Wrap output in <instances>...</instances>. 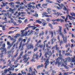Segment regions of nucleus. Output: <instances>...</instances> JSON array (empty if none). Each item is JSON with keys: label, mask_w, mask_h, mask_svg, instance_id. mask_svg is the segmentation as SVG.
Returning a JSON list of instances; mask_svg holds the SVG:
<instances>
[{"label": "nucleus", "mask_w": 75, "mask_h": 75, "mask_svg": "<svg viewBox=\"0 0 75 75\" xmlns=\"http://www.w3.org/2000/svg\"><path fill=\"white\" fill-rule=\"evenodd\" d=\"M47 52H46L44 55V56L46 58H47V59L46 61H45V63L44 64V65H45V68H47V65H48L50 63V62H49V60L50 59V57L52 56V54H54V51H55L54 50H52V52H51V50H50L49 51V49H47Z\"/></svg>", "instance_id": "obj_1"}, {"label": "nucleus", "mask_w": 75, "mask_h": 75, "mask_svg": "<svg viewBox=\"0 0 75 75\" xmlns=\"http://www.w3.org/2000/svg\"><path fill=\"white\" fill-rule=\"evenodd\" d=\"M29 72L30 73H28V75H34V73L33 72V70L31 69V67H30L28 69Z\"/></svg>", "instance_id": "obj_2"}, {"label": "nucleus", "mask_w": 75, "mask_h": 75, "mask_svg": "<svg viewBox=\"0 0 75 75\" xmlns=\"http://www.w3.org/2000/svg\"><path fill=\"white\" fill-rule=\"evenodd\" d=\"M61 62H60V65L61 67H64L65 66V64H64V63H65V60L64 59L62 60Z\"/></svg>", "instance_id": "obj_3"}, {"label": "nucleus", "mask_w": 75, "mask_h": 75, "mask_svg": "<svg viewBox=\"0 0 75 75\" xmlns=\"http://www.w3.org/2000/svg\"><path fill=\"white\" fill-rule=\"evenodd\" d=\"M19 42L20 41H21V42L20 43V46L18 47V49H20L21 48V46H22V42H23V39L21 38H20L18 39Z\"/></svg>", "instance_id": "obj_4"}, {"label": "nucleus", "mask_w": 75, "mask_h": 75, "mask_svg": "<svg viewBox=\"0 0 75 75\" xmlns=\"http://www.w3.org/2000/svg\"><path fill=\"white\" fill-rule=\"evenodd\" d=\"M71 57H68L67 58H66L65 59V63H67V61H68V62H69L71 61Z\"/></svg>", "instance_id": "obj_5"}, {"label": "nucleus", "mask_w": 75, "mask_h": 75, "mask_svg": "<svg viewBox=\"0 0 75 75\" xmlns=\"http://www.w3.org/2000/svg\"><path fill=\"white\" fill-rule=\"evenodd\" d=\"M10 39L11 41H13V42L11 44V45H13V44H14V43L16 42V40L15 38H11Z\"/></svg>", "instance_id": "obj_6"}, {"label": "nucleus", "mask_w": 75, "mask_h": 75, "mask_svg": "<svg viewBox=\"0 0 75 75\" xmlns=\"http://www.w3.org/2000/svg\"><path fill=\"white\" fill-rule=\"evenodd\" d=\"M58 27L59 28V30L57 31V32L59 34L62 33L61 31L62 30V26H58Z\"/></svg>", "instance_id": "obj_7"}, {"label": "nucleus", "mask_w": 75, "mask_h": 75, "mask_svg": "<svg viewBox=\"0 0 75 75\" xmlns=\"http://www.w3.org/2000/svg\"><path fill=\"white\" fill-rule=\"evenodd\" d=\"M31 25L29 24L28 25V27L29 28H33L32 30H35V29H36L37 28V27H35V26H30Z\"/></svg>", "instance_id": "obj_8"}, {"label": "nucleus", "mask_w": 75, "mask_h": 75, "mask_svg": "<svg viewBox=\"0 0 75 75\" xmlns=\"http://www.w3.org/2000/svg\"><path fill=\"white\" fill-rule=\"evenodd\" d=\"M35 59H37V60H38L39 59L38 58V57H39V54H38V53H37L35 54Z\"/></svg>", "instance_id": "obj_9"}, {"label": "nucleus", "mask_w": 75, "mask_h": 75, "mask_svg": "<svg viewBox=\"0 0 75 75\" xmlns=\"http://www.w3.org/2000/svg\"><path fill=\"white\" fill-rule=\"evenodd\" d=\"M27 54H25L24 56H23V61H24L25 59H27Z\"/></svg>", "instance_id": "obj_10"}, {"label": "nucleus", "mask_w": 75, "mask_h": 75, "mask_svg": "<svg viewBox=\"0 0 75 75\" xmlns=\"http://www.w3.org/2000/svg\"><path fill=\"white\" fill-rule=\"evenodd\" d=\"M55 47L56 48V50L57 51L59 50V47H58V45H55Z\"/></svg>", "instance_id": "obj_11"}, {"label": "nucleus", "mask_w": 75, "mask_h": 75, "mask_svg": "<svg viewBox=\"0 0 75 75\" xmlns=\"http://www.w3.org/2000/svg\"><path fill=\"white\" fill-rule=\"evenodd\" d=\"M33 31L32 30H31L30 31V30H28V33H28V35H31V34H32V33H33Z\"/></svg>", "instance_id": "obj_12"}, {"label": "nucleus", "mask_w": 75, "mask_h": 75, "mask_svg": "<svg viewBox=\"0 0 75 75\" xmlns=\"http://www.w3.org/2000/svg\"><path fill=\"white\" fill-rule=\"evenodd\" d=\"M48 5H47V4H43L42 5V7H43V8H47V7H45V6H47Z\"/></svg>", "instance_id": "obj_13"}, {"label": "nucleus", "mask_w": 75, "mask_h": 75, "mask_svg": "<svg viewBox=\"0 0 75 75\" xmlns=\"http://www.w3.org/2000/svg\"><path fill=\"white\" fill-rule=\"evenodd\" d=\"M30 62H35V57H33V59L30 61Z\"/></svg>", "instance_id": "obj_14"}, {"label": "nucleus", "mask_w": 75, "mask_h": 75, "mask_svg": "<svg viewBox=\"0 0 75 75\" xmlns=\"http://www.w3.org/2000/svg\"><path fill=\"white\" fill-rule=\"evenodd\" d=\"M31 44H32L31 43L30 44H29L28 46H27V48L28 50H29L31 48Z\"/></svg>", "instance_id": "obj_15"}, {"label": "nucleus", "mask_w": 75, "mask_h": 75, "mask_svg": "<svg viewBox=\"0 0 75 75\" xmlns=\"http://www.w3.org/2000/svg\"><path fill=\"white\" fill-rule=\"evenodd\" d=\"M41 60H43L44 61H45H45H47V59L46 60V58H44V56H42L41 58Z\"/></svg>", "instance_id": "obj_16"}, {"label": "nucleus", "mask_w": 75, "mask_h": 75, "mask_svg": "<svg viewBox=\"0 0 75 75\" xmlns=\"http://www.w3.org/2000/svg\"><path fill=\"white\" fill-rule=\"evenodd\" d=\"M20 34H17L15 36V38H18L20 37Z\"/></svg>", "instance_id": "obj_17"}, {"label": "nucleus", "mask_w": 75, "mask_h": 75, "mask_svg": "<svg viewBox=\"0 0 75 75\" xmlns=\"http://www.w3.org/2000/svg\"><path fill=\"white\" fill-rule=\"evenodd\" d=\"M55 65H57L58 64V67H59L60 66V62H58L56 61V62L55 63Z\"/></svg>", "instance_id": "obj_18"}, {"label": "nucleus", "mask_w": 75, "mask_h": 75, "mask_svg": "<svg viewBox=\"0 0 75 75\" xmlns=\"http://www.w3.org/2000/svg\"><path fill=\"white\" fill-rule=\"evenodd\" d=\"M65 65L64 66V68H65V69H69V67H68V65L67 66H66V65H67V63H65Z\"/></svg>", "instance_id": "obj_19"}, {"label": "nucleus", "mask_w": 75, "mask_h": 75, "mask_svg": "<svg viewBox=\"0 0 75 75\" xmlns=\"http://www.w3.org/2000/svg\"><path fill=\"white\" fill-rule=\"evenodd\" d=\"M49 33L52 34L51 37H53V32L52 30H50Z\"/></svg>", "instance_id": "obj_20"}, {"label": "nucleus", "mask_w": 75, "mask_h": 75, "mask_svg": "<svg viewBox=\"0 0 75 75\" xmlns=\"http://www.w3.org/2000/svg\"><path fill=\"white\" fill-rule=\"evenodd\" d=\"M41 6V4H39L38 5H36V8H38V6L39 7H40V8H42L41 6Z\"/></svg>", "instance_id": "obj_21"}, {"label": "nucleus", "mask_w": 75, "mask_h": 75, "mask_svg": "<svg viewBox=\"0 0 75 75\" xmlns=\"http://www.w3.org/2000/svg\"><path fill=\"white\" fill-rule=\"evenodd\" d=\"M44 31H42V33H40L39 34V36L40 37H41V35H44Z\"/></svg>", "instance_id": "obj_22"}, {"label": "nucleus", "mask_w": 75, "mask_h": 75, "mask_svg": "<svg viewBox=\"0 0 75 75\" xmlns=\"http://www.w3.org/2000/svg\"><path fill=\"white\" fill-rule=\"evenodd\" d=\"M21 72L23 75H26V72L24 71L23 70H22Z\"/></svg>", "instance_id": "obj_23"}, {"label": "nucleus", "mask_w": 75, "mask_h": 75, "mask_svg": "<svg viewBox=\"0 0 75 75\" xmlns=\"http://www.w3.org/2000/svg\"><path fill=\"white\" fill-rule=\"evenodd\" d=\"M36 23H39V24H41V23H42V22L40 21V20H37L36 21Z\"/></svg>", "instance_id": "obj_24"}, {"label": "nucleus", "mask_w": 75, "mask_h": 75, "mask_svg": "<svg viewBox=\"0 0 75 75\" xmlns=\"http://www.w3.org/2000/svg\"><path fill=\"white\" fill-rule=\"evenodd\" d=\"M49 27H50V28H52V29L53 27H52V25L51 24V23H49L48 24Z\"/></svg>", "instance_id": "obj_25"}, {"label": "nucleus", "mask_w": 75, "mask_h": 75, "mask_svg": "<svg viewBox=\"0 0 75 75\" xmlns=\"http://www.w3.org/2000/svg\"><path fill=\"white\" fill-rule=\"evenodd\" d=\"M25 35L24 34V33L23 32L21 33V35H20V37H24Z\"/></svg>", "instance_id": "obj_26"}, {"label": "nucleus", "mask_w": 75, "mask_h": 75, "mask_svg": "<svg viewBox=\"0 0 75 75\" xmlns=\"http://www.w3.org/2000/svg\"><path fill=\"white\" fill-rule=\"evenodd\" d=\"M57 16H62V14L58 12L57 13Z\"/></svg>", "instance_id": "obj_27"}, {"label": "nucleus", "mask_w": 75, "mask_h": 75, "mask_svg": "<svg viewBox=\"0 0 75 75\" xmlns=\"http://www.w3.org/2000/svg\"><path fill=\"white\" fill-rule=\"evenodd\" d=\"M47 24V23H46L45 22H43L42 23V25L44 26H45Z\"/></svg>", "instance_id": "obj_28"}, {"label": "nucleus", "mask_w": 75, "mask_h": 75, "mask_svg": "<svg viewBox=\"0 0 75 75\" xmlns=\"http://www.w3.org/2000/svg\"><path fill=\"white\" fill-rule=\"evenodd\" d=\"M18 65H20V64H17L15 66H14V65H13V67H14V68H17V67H18Z\"/></svg>", "instance_id": "obj_29"}, {"label": "nucleus", "mask_w": 75, "mask_h": 75, "mask_svg": "<svg viewBox=\"0 0 75 75\" xmlns=\"http://www.w3.org/2000/svg\"><path fill=\"white\" fill-rule=\"evenodd\" d=\"M28 59H26L24 60H23V61H24L23 62V63L24 64H26V63L27 62V61H28Z\"/></svg>", "instance_id": "obj_30"}, {"label": "nucleus", "mask_w": 75, "mask_h": 75, "mask_svg": "<svg viewBox=\"0 0 75 75\" xmlns=\"http://www.w3.org/2000/svg\"><path fill=\"white\" fill-rule=\"evenodd\" d=\"M63 40L64 42H67V38H64Z\"/></svg>", "instance_id": "obj_31"}, {"label": "nucleus", "mask_w": 75, "mask_h": 75, "mask_svg": "<svg viewBox=\"0 0 75 75\" xmlns=\"http://www.w3.org/2000/svg\"><path fill=\"white\" fill-rule=\"evenodd\" d=\"M39 46H38V47L41 48H42V47H43V45L39 44Z\"/></svg>", "instance_id": "obj_32"}, {"label": "nucleus", "mask_w": 75, "mask_h": 75, "mask_svg": "<svg viewBox=\"0 0 75 75\" xmlns=\"http://www.w3.org/2000/svg\"><path fill=\"white\" fill-rule=\"evenodd\" d=\"M19 43V42L18 41L17 43H15L14 45L13 46H15L16 45V46H17V45H18V43Z\"/></svg>", "instance_id": "obj_33"}, {"label": "nucleus", "mask_w": 75, "mask_h": 75, "mask_svg": "<svg viewBox=\"0 0 75 75\" xmlns=\"http://www.w3.org/2000/svg\"><path fill=\"white\" fill-rule=\"evenodd\" d=\"M11 52L10 50V51H8L7 52H6V54L7 55H8L10 54H11Z\"/></svg>", "instance_id": "obj_34"}, {"label": "nucleus", "mask_w": 75, "mask_h": 75, "mask_svg": "<svg viewBox=\"0 0 75 75\" xmlns=\"http://www.w3.org/2000/svg\"><path fill=\"white\" fill-rule=\"evenodd\" d=\"M59 34L60 35H61V36H62V38H64V35H63V34H62V33H61Z\"/></svg>", "instance_id": "obj_35"}, {"label": "nucleus", "mask_w": 75, "mask_h": 75, "mask_svg": "<svg viewBox=\"0 0 75 75\" xmlns=\"http://www.w3.org/2000/svg\"><path fill=\"white\" fill-rule=\"evenodd\" d=\"M59 60H60V58H58L57 59H56V61H57V62H59Z\"/></svg>", "instance_id": "obj_36"}, {"label": "nucleus", "mask_w": 75, "mask_h": 75, "mask_svg": "<svg viewBox=\"0 0 75 75\" xmlns=\"http://www.w3.org/2000/svg\"><path fill=\"white\" fill-rule=\"evenodd\" d=\"M18 56V53H16L13 56V58H16Z\"/></svg>", "instance_id": "obj_37"}, {"label": "nucleus", "mask_w": 75, "mask_h": 75, "mask_svg": "<svg viewBox=\"0 0 75 75\" xmlns=\"http://www.w3.org/2000/svg\"><path fill=\"white\" fill-rule=\"evenodd\" d=\"M13 11V10L12 9V8H9V10L8 11H10V12H11Z\"/></svg>", "instance_id": "obj_38"}, {"label": "nucleus", "mask_w": 75, "mask_h": 75, "mask_svg": "<svg viewBox=\"0 0 75 75\" xmlns=\"http://www.w3.org/2000/svg\"><path fill=\"white\" fill-rule=\"evenodd\" d=\"M15 46H14V45H13V46L11 50H10V51H11V52L13 51V50H14V48H15Z\"/></svg>", "instance_id": "obj_39"}, {"label": "nucleus", "mask_w": 75, "mask_h": 75, "mask_svg": "<svg viewBox=\"0 0 75 75\" xmlns=\"http://www.w3.org/2000/svg\"><path fill=\"white\" fill-rule=\"evenodd\" d=\"M44 43V45H43V49L42 50L43 51H44V50H45V43Z\"/></svg>", "instance_id": "obj_40"}, {"label": "nucleus", "mask_w": 75, "mask_h": 75, "mask_svg": "<svg viewBox=\"0 0 75 75\" xmlns=\"http://www.w3.org/2000/svg\"><path fill=\"white\" fill-rule=\"evenodd\" d=\"M13 4H14V3L11 2L10 3H9L8 4H9V5H10V6L11 7V6H13Z\"/></svg>", "instance_id": "obj_41"}, {"label": "nucleus", "mask_w": 75, "mask_h": 75, "mask_svg": "<svg viewBox=\"0 0 75 75\" xmlns=\"http://www.w3.org/2000/svg\"><path fill=\"white\" fill-rule=\"evenodd\" d=\"M28 33H27V32L26 31L24 33V35L25 36V37H26V36H27V35Z\"/></svg>", "instance_id": "obj_42"}, {"label": "nucleus", "mask_w": 75, "mask_h": 75, "mask_svg": "<svg viewBox=\"0 0 75 75\" xmlns=\"http://www.w3.org/2000/svg\"><path fill=\"white\" fill-rule=\"evenodd\" d=\"M47 2H48V3H53V1H48V0H47Z\"/></svg>", "instance_id": "obj_43"}, {"label": "nucleus", "mask_w": 75, "mask_h": 75, "mask_svg": "<svg viewBox=\"0 0 75 75\" xmlns=\"http://www.w3.org/2000/svg\"><path fill=\"white\" fill-rule=\"evenodd\" d=\"M4 50L5 51V54H6V52H7V50L6 49V48H3Z\"/></svg>", "instance_id": "obj_44"}, {"label": "nucleus", "mask_w": 75, "mask_h": 75, "mask_svg": "<svg viewBox=\"0 0 75 75\" xmlns=\"http://www.w3.org/2000/svg\"><path fill=\"white\" fill-rule=\"evenodd\" d=\"M7 71H8L7 70V69H6L4 70V73L5 74H7Z\"/></svg>", "instance_id": "obj_45"}, {"label": "nucleus", "mask_w": 75, "mask_h": 75, "mask_svg": "<svg viewBox=\"0 0 75 75\" xmlns=\"http://www.w3.org/2000/svg\"><path fill=\"white\" fill-rule=\"evenodd\" d=\"M60 21H61V23H63L64 21V20L61 18H60Z\"/></svg>", "instance_id": "obj_46"}, {"label": "nucleus", "mask_w": 75, "mask_h": 75, "mask_svg": "<svg viewBox=\"0 0 75 75\" xmlns=\"http://www.w3.org/2000/svg\"><path fill=\"white\" fill-rule=\"evenodd\" d=\"M57 8L58 9V10H60L62 9V7L61 6H60V7H58V6L57 7Z\"/></svg>", "instance_id": "obj_47"}, {"label": "nucleus", "mask_w": 75, "mask_h": 75, "mask_svg": "<svg viewBox=\"0 0 75 75\" xmlns=\"http://www.w3.org/2000/svg\"><path fill=\"white\" fill-rule=\"evenodd\" d=\"M18 59H17L14 62V64H17V62H18Z\"/></svg>", "instance_id": "obj_48"}, {"label": "nucleus", "mask_w": 75, "mask_h": 75, "mask_svg": "<svg viewBox=\"0 0 75 75\" xmlns=\"http://www.w3.org/2000/svg\"><path fill=\"white\" fill-rule=\"evenodd\" d=\"M38 50V48L36 47L34 49V52H35V51H37Z\"/></svg>", "instance_id": "obj_49"}, {"label": "nucleus", "mask_w": 75, "mask_h": 75, "mask_svg": "<svg viewBox=\"0 0 75 75\" xmlns=\"http://www.w3.org/2000/svg\"><path fill=\"white\" fill-rule=\"evenodd\" d=\"M1 46L2 47H3V48H5V43L2 44Z\"/></svg>", "instance_id": "obj_50"}, {"label": "nucleus", "mask_w": 75, "mask_h": 75, "mask_svg": "<svg viewBox=\"0 0 75 75\" xmlns=\"http://www.w3.org/2000/svg\"><path fill=\"white\" fill-rule=\"evenodd\" d=\"M57 52H58L59 54H61V50H59L57 51Z\"/></svg>", "instance_id": "obj_51"}, {"label": "nucleus", "mask_w": 75, "mask_h": 75, "mask_svg": "<svg viewBox=\"0 0 75 75\" xmlns=\"http://www.w3.org/2000/svg\"><path fill=\"white\" fill-rule=\"evenodd\" d=\"M51 10V9L50 8H47V11H50V10Z\"/></svg>", "instance_id": "obj_52"}, {"label": "nucleus", "mask_w": 75, "mask_h": 75, "mask_svg": "<svg viewBox=\"0 0 75 75\" xmlns=\"http://www.w3.org/2000/svg\"><path fill=\"white\" fill-rule=\"evenodd\" d=\"M64 7L63 8V9L64 10H65V11H66L67 10H68V9H67V8H66V7L65 6H64Z\"/></svg>", "instance_id": "obj_53"}, {"label": "nucleus", "mask_w": 75, "mask_h": 75, "mask_svg": "<svg viewBox=\"0 0 75 75\" xmlns=\"http://www.w3.org/2000/svg\"><path fill=\"white\" fill-rule=\"evenodd\" d=\"M15 4H20V5H21V4H20V2L16 1V2L15 3Z\"/></svg>", "instance_id": "obj_54"}, {"label": "nucleus", "mask_w": 75, "mask_h": 75, "mask_svg": "<svg viewBox=\"0 0 75 75\" xmlns=\"http://www.w3.org/2000/svg\"><path fill=\"white\" fill-rule=\"evenodd\" d=\"M7 44L8 45H11V44L9 42H7Z\"/></svg>", "instance_id": "obj_55"}, {"label": "nucleus", "mask_w": 75, "mask_h": 75, "mask_svg": "<svg viewBox=\"0 0 75 75\" xmlns=\"http://www.w3.org/2000/svg\"><path fill=\"white\" fill-rule=\"evenodd\" d=\"M11 46H8L7 47V50H10V48H11Z\"/></svg>", "instance_id": "obj_56"}, {"label": "nucleus", "mask_w": 75, "mask_h": 75, "mask_svg": "<svg viewBox=\"0 0 75 75\" xmlns=\"http://www.w3.org/2000/svg\"><path fill=\"white\" fill-rule=\"evenodd\" d=\"M30 48H32V49H33V48H34V46L33 45L31 44Z\"/></svg>", "instance_id": "obj_57"}, {"label": "nucleus", "mask_w": 75, "mask_h": 75, "mask_svg": "<svg viewBox=\"0 0 75 75\" xmlns=\"http://www.w3.org/2000/svg\"><path fill=\"white\" fill-rule=\"evenodd\" d=\"M21 56H19L17 58L18 60H19L20 59H21Z\"/></svg>", "instance_id": "obj_58"}, {"label": "nucleus", "mask_w": 75, "mask_h": 75, "mask_svg": "<svg viewBox=\"0 0 75 75\" xmlns=\"http://www.w3.org/2000/svg\"><path fill=\"white\" fill-rule=\"evenodd\" d=\"M5 26H3V27L2 28V30H3L4 31L5 30Z\"/></svg>", "instance_id": "obj_59"}, {"label": "nucleus", "mask_w": 75, "mask_h": 75, "mask_svg": "<svg viewBox=\"0 0 75 75\" xmlns=\"http://www.w3.org/2000/svg\"><path fill=\"white\" fill-rule=\"evenodd\" d=\"M41 65H38V66H37V69H38L39 68H41Z\"/></svg>", "instance_id": "obj_60"}, {"label": "nucleus", "mask_w": 75, "mask_h": 75, "mask_svg": "<svg viewBox=\"0 0 75 75\" xmlns=\"http://www.w3.org/2000/svg\"><path fill=\"white\" fill-rule=\"evenodd\" d=\"M2 19L5 21H7V18H2Z\"/></svg>", "instance_id": "obj_61"}, {"label": "nucleus", "mask_w": 75, "mask_h": 75, "mask_svg": "<svg viewBox=\"0 0 75 75\" xmlns=\"http://www.w3.org/2000/svg\"><path fill=\"white\" fill-rule=\"evenodd\" d=\"M44 14L47 15V14H48V13H46L45 12H44L43 13V14H42V15H44Z\"/></svg>", "instance_id": "obj_62"}, {"label": "nucleus", "mask_w": 75, "mask_h": 75, "mask_svg": "<svg viewBox=\"0 0 75 75\" xmlns=\"http://www.w3.org/2000/svg\"><path fill=\"white\" fill-rule=\"evenodd\" d=\"M11 60L12 61H15V59H14V58L13 57V58H12L11 59Z\"/></svg>", "instance_id": "obj_63"}, {"label": "nucleus", "mask_w": 75, "mask_h": 75, "mask_svg": "<svg viewBox=\"0 0 75 75\" xmlns=\"http://www.w3.org/2000/svg\"><path fill=\"white\" fill-rule=\"evenodd\" d=\"M5 60H3V63L4 65H5L6 64V62H4Z\"/></svg>", "instance_id": "obj_64"}]
</instances>
